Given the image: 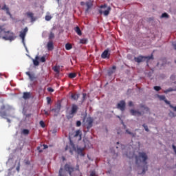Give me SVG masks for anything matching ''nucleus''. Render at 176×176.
I'll list each match as a JSON object with an SVG mask.
<instances>
[{
    "mask_svg": "<svg viewBox=\"0 0 176 176\" xmlns=\"http://www.w3.org/2000/svg\"><path fill=\"white\" fill-rule=\"evenodd\" d=\"M63 162L65 160V157H62Z\"/></svg>",
    "mask_w": 176,
    "mask_h": 176,
    "instance_id": "nucleus-57",
    "label": "nucleus"
},
{
    "mask_svg": "<svg viewBox=\"0 0 176 176\" xmlns=\"http://www.w3.org/2000/svg\"><path fill=\"white\" fill-rule=\"evenodd\" d=\"M169 116H170V118H174V117H175V114L174 113V112L170 111L169 113Z\"/></svg>",
    "mask_w": 176,
    "mask_h": 176,
    "instance_id": "nucleus-42",
    "label": "nucleus"
},
{
    "mask_svg": "<svg viewBox=\"0 0 176 176\" xmlns=\"http://www.w3.org/2000/svg\"><path fill=\"white\" fill-rule=\"evenodd\" d=\"M117 108L123 112L126 109V102L124 100L120 101L117 104Z\"/></svg>",
    "mask_w": 176,
    "mask_h": 176,
    "instance_id": "nucleus-8",
    "label": "nucleus"
},
{
    "mask_svg": "<svg viewBox=\"0 0 176 176\" xmlns=\"http://www.w3.org/2000/svg\"><path fill=\"white\" fill-rule=\"evenodd\" d=\"M43 149H47V148H49V146L46 144H43Z\"/></svg>",
    "mask_w": 176,
    "mask_h": 176,
    "instance_id": "nucleus-51",
    "label": "nucleus"
},
{
    "mask_svg": "<svg viewBox=\"0 0 176 176\" xmlns=\"http://www.w3.org/2000/svg\"><path fill=\"white\" fill-rule=\"evenodd\" d=\"M8 122H10V120H8Z\"/></svg>",
    "mask_w": 176,
    "mask_h": 176,
    "instance_id": "nucleus-61",
    "label": "nucleus"
},
{
    "mask_svg": "<svg viewBox=\"0 0 176 176\" xmlns=\"http://www.w3.org/2000/svg\"><path fill=\"white\" fill-rule=\"evenodd\" d=\"M162 18H166V19H168V14H167V13H166V12H164V13H163L162 14Z\"/></svg>",
    "mask_w": 176,
    "mask_h": 176,
    "instance_id": "nucleus-37",
    "label": "nucleus"
},
{
    "mask_svg": "<svg viewBox=\"0 0 176 176\" xmlns=\"http://www.w3.org/2000/svg\"><path fill=\"white\" fill-rule=\"evenodd\" d=\"M47 91L51 93H53V91H54V89H53V88H52V87H48Z\"/></svg>",
    "mask_w": 176,
    "mask_h": 176,
    "instance_id": "nucleus-47",
    "label": "nucleus"
},
{
    "mask_svg": "<svg viewBox=\"0 0 176 176\" xmlns=\"http://www.w3.org/2000/svg\"><path fill=\"white\" fill-rule=\"evenodd\" d=\"M130 113L132 115V116H141L142 115H144L145 112H141L138 110L131 109Z\"/></svg>",
    "mask_w": 176,
    "mask_h": 176,
    "instance_id": "nucleus-10",
    "label": "nucleus"
},
{
    "mask_svg": "<svg viewBox=\"0 0 176 176\" xmlns=\"http://www.w3.org/2000/svg\"><path fill=\"white\" fill-rule=\"evenodd\" d=\"M1 10H6L7 14L10 16V11L9 10V8L6 4H4V6L1 8Z\"/></svg>",
    "mask_w": 176,
    "mask_h": 176,
    "instance_id": "nucleus-18",
    "label": "nucleus"
},
{
    "mask_svg": "<svg viewBox=\"0 0 176 176\" xmlns=\"http://www.w3.org/2000/svg\"><path fill=\"white\" fill-rule=\"evenodd\" d=\"M125 155L126 157H129V159H133V157H134V153H126Z\"/></svg>",
    "mask_w": 176,
    "mask_h": 176,
    "instance_id": "nucleus-23",
    "label": "nucleus"
},
{
    "mask_svg": "<svg viewBox=\"0 0 176 176\" xmlns=\"http://www.w3.org/2000/svg\"><path fill=\"white\" fill-rule=\"evenodd\" d=\"M16 171H17L18 173L20 172V161H19V162H18V165H17V166H16Z\"/></svg>",
    "mask_w": 176,
    "mask_h": 176,
    "instance_id": "nucleus-38",
    "label": "nucleus"
},
{
    "mask_svg": "<svg viewBox=\"0 0 176 176\" xmlns=\"http://www.w3.org/2000/svg\"><path fill=\"white\" fill-rule=\"evenodd\" d=\"M89 176H97V174H96V171H91Z\"/></svg>",
    "mask_w": 176,
    "mask_h": 176,
    "instance_id": "nucleus-46",
    "label": "nucleus"
},
{
    "mask_svg": "<svg viewBox=\"0 0 176 176\" xmlns=\"http://www.w3.org/2000/svg\"><path fill=\"white\" fill-rule=\"evenodd\" d=\"M28 32V28H25L22 32H20L19 36L22 39V42L24 43V39H25V35Z\"/></svg>",
    "mask_w": 176,
    "mask_h": 176,
    "instance_id": "nucleus-9",
    "label": "nucleus"
},
{
    "mask_svg": "<svg viewBox=\"0 0 176 176\" xmlns=\"http://www.w3.org/2000/svg\"><path fill=\"white\" fill-rule=\"evenodd\" d=\"M45 20L47 21H50V20H52V17L50 16H49V15H46L45 16Z\"/></svg>",
    "mask_w": 176,
    "mask_h": 176,
    "instance_id": "nucleus-39",
    "label": "nucleus"
},
{
    "mask_svg": "<svg viewBox=\"0 0 176 176\" xmlns=\"http://www.w3.org/2000/svg\"><path fill=\"white\" fill-rule=\"evenodd\" d=\"M175 78V76H174V75H172L171 76H170V79H174Z\"/></svg>",
    "mask_w": 176,
    "mask_h": 176,
    "instance_id": "nucleus-55",
    "label": "nucleus"
},
{
    "mask_svg": "<svg viewBox=\"0 0 176 176\" xmlns=\"http://www.w3.org/2000/svg\"><path fill=\"white\" fill-rule=\"evenodd\" d=\"M83 151H85L84 148H78L77 153L80 155V156H85V154H83Z\"/></svg>",
    "mask_w": 176,
    "mask_h": 176,
    "instance_id": "nucleus-19",
    "label": "nucleus"
},
{
    "mask_svg": "<svg viewBox=\"0 0 176 176\" xmlns=\"http://www.w3.org/2000/svg\"><path fill=\"white\" fill-rule=\"evenodd\" d=\"M47 50L52 52L54 49V45L53 44L52 41H50L47 44Z\"/></svg>",
    "mask_w": 176,
    "mask_h": 176,
    "instance_id": "nucleus-13",
    "label": "nucleus"
},
{
    "mask_svg": "<svg viewBox=\"0 0 176 176\" xmlns=\"http://www.w3.org/2000/svg\"><path fill=\"white\" fill-rule=\"evenodd\" d=\"M26 15H27L28 17L31 19L32 22L35 21L36 19H35V17H34V13H32L31 12H28L26 13Z\"/></svg>",
    "mask_w": 176,
    "mask_h": 176,
    "instance_id": "nucleus-16",
    "label": "nucleus"
},
{
    "mask_svg": "<svg viewBox=\"0 0 176 176\" xmlns=\"http://www.w3.org/2000/svg\"><path fill=\"white\" fill-rule=\"evenodd\" d=\"M44 112H45V115H46L47 116H49V112L44 110Z\"/></svg>",
    "mask_w": 176,
    "mask_h": 176,
    "instance_id": "nucleus-53",
    "label": "nucleus"
},
{
    "mask_svg": "<svg viewBox=\"0 0 176 176\" xmlns=\"http://www.w3.org/2000/svg\"><path fill=\"white\" fill-rule=\"evenodd\" d=\"M40 61H41V63H45V61H46V58H45V56H42Z\"/></svg>",
    "mask_w": 176,
    "mask_h": 176,
    "instance_id": "nucleus-43",
    "label": "nucleus"
},
{
    "mask_svg": "<svg viewBox=\"0 0 176 176\" xmlns=\"http://www.w3.org/2000/svg\"><path fill=\"white\" fill-rule=\"evenodd\" d=\"M65 170L67 171L69 175H72V173L75 171V167L72 166L71 164H66L64 166Z\"/></svg>",
    "mask_w": 176,
    "mask_h": 176,
    "instance_id": "nucleus-7",
    "label": "nucleus"
},
{
    "mask_svg": "<svg viewBox=\"0 0 176 176\" xmlns=\"http://www.w3.org/2000/svg\"><path fill=\"white\" fill-rule=\"evenodd\" d=\"M140 108H143L146 112V113H149V108L148 107H146L145 105L144 104H141L140 105Z\"/></svg>",
    "mask_w": 176,
    "mask_h": 176,
    "instance_id": "nucleus-26",
    "label": "nucleus"
},
{
    "mask_svg": "<svg viewBox=\"0 0 176 176\" xmlns=\"http://www.w3.org/2000/svg\"><path fill=\"white\" fill-rule=\"evenodd\" d=\"M47 104H50V102H52V98H50V97H47Z\"/></svg>",
    "mask_w": 176,
    "mask_h": 176,
    "instance_id": "nucleus-45",
    "label": "nucleus"
},
{
    "mask_svg": "<svg viewBox=\"0 0 176 176\" xmlns=\"http://www.w3.org/2000/svg\"><path fill=\"white\" fill-rule=\"evenodd\" d=\"M173 46L175 50H176V42L173 43Z\"/></svg>",
    "mask_w": 176,
    "mask_h": 176,
    "instance_id": "nucleus-52",
    "label": "nucleus"
},
{
    "mask_svg": "<svg viewBox=\"0 0 176 176\" xmlns=\"http://www.w3.org/2000/svg\"><path fill=\"white\" fill-rule=\"evenodd\" d=\"M142 126H143L145 131H147V132L149 131V128H148V126L146 124H143Z\"/></svg>",
    "mask_w": 176,
    "mask_h": 176,
    "instance_id": "nucleus-34",
    "label": "nucleus"
},
{
    "mask_svg": "<svg viewBox=\"0 0 176 176\" xmlns=\"http://www.w3.org/2000/svg\"><path fill=\"white\" fill-rule=\"evenodd\" d=\"M82 126V122L80 121H77L76 122V127H80Z\"/></svg>",
    "mask_w": 176,
    "mask_h": 176,
    "instance_id": "nucleus-41",
    "label": "nucleus"
},
{
    "mask_svg": "<svg viewBox=\"0 0 176 176\" xmlns=\"http://www.w3.org/2000/svg\"><path fill=\"white\" fill-rule=\"evenodd\" d=\"M74 137H79L78 140L80 141V140H82V131L80 130L76 131Z\"/></svg>",
    "mask_w": 176,
    "mask_h": 176,
    "instance_id": "nucleus-17",
    "label": "nucleus"
},
{
    "mask_svg": "<svg viewBox=\"0 0 176 176\" xmlns=\"http://www.w3.org/2000/svg\"><path fill=\"white\" fill-rule=\"evenodd\" d=\"M52 69L54 72H56V74H60V66H54Z\"/></svg>",
    "mask_w": 176,
    "mask_h": 176,
    "instance_id": "nucleus-25",
    "label": "nucleus"
},
{
    "mask_svg": "<svg viewBox=\"0 0 176 176\" xmlns=\"http://www.w3.org/2000/svg\"><path fill=\"white\" fill-rule=\"evenodd\" d=\"M100 9L101 10H99V13L100 14H102L103 13L104 16H108V14H109V12H111V8H107V4L100 6Z\"/></svg>",
    "mask_w": 176,
    "mask_h": 176,
    "instance_id": "nucleus-5",
    "label": "nucleus"
},
{
    "mask_svg": "<svg viewBox=\"0 0 176 176\" xmlns=\"http://www.w3.org/2000/svg\"><path fill=\"white\" fill-rule=\"evenodd\" d=\"M37 151H38L39 153H42V152H43V150L41 149V146L37 147Z\"/></svg>",
    "mask_w": 176,
    "mask_h": 176,
    "instance_id": "nucleus-48",
    "label": "nucleus"
},
{
    "mask_svg": "<svg viewBox=\"0 0 176 176\" xmlns=\"http://www.w3.org/2000/svg\"><path fill=\"white\" fill-rule=\"evenodd\" d=\"M38 60H39V56H36V59L33 60V64L34 65L38 66L39 65V61H38Z\"/></svg>",
    "mask_w": 176,
    "mask_h": 176,
    "instance_id": "nucleus-22",
    "label": "nucleus"
},
{
    "mask_svg": "<svg viewBox=\"0 0 176 176\" xmlns=\"http://www.w3.org/2000/svg\"><path fill=\"white\" fill-rule=\"evenodd\" d=\"M67 148H68V146H66V148H65V151H67Z\"/></svg>",
    "mask_w": 176,
    "mask_h": 176,
    "instance_id": "nucleus-58",
    "label": "nucleus"
},
{
    "mask_svg": "<svg viewBox=\"0 0 176 176\" xmlns=\"http://www.w3.org/2000/svg\"><path fill=\"white\" fill-rule=\"evenodd\" d=\"M81 5H83V2H81Z\"/></svg>",
    "mask_w": 176,
    "mask_h": 176,
    "instance_id": "nucleus-59",
    "label": "nucleus"
},
{
    "mask_svg": "<svg viewBox=\"0 0 176 176\" xmlns=\"http://www.w3.org/2000/svg\"><path fill=\"white\" fill-rule=\"evenodd\" d=\"M111 54L109 53V50H105L101 54L102 58H109Z\"/></svg>",
    "mask_w": 176,
    "mask_h": 176,
    "instance_id": "nucleus-11",
    "label": "nucleus"
},
{
    "mask_svg": "<svg viewBox=\"0 0 176 176\" xmlns=\"http://www.w3.org/2000/svg\"><path fill=\"white\" fill-rule=\"evenodd\" d=\"M86 6H87V9H86V12H89V9H90L91 8V6H93V3L91 2H87L86 3Z\"/></svg>",
    "mask_w": 176,
    "mask_h": 176,
    "instance_id": "nucleus-24",
    "label": "nucleus"
},
{
    "mask_svg": "<svg viewBox=\"0 0 176 176\" xmlns=\"http://www.w3.org/2000/svg\"><path fill=\"white\" fill-rule=\"evenodd\" d=\"M74 31L75 32H76V34H78L80 36V35H82V30H80V28H79V26H77L74 28Z\"/></svg>",
    "mask_w": 176,
    "mask_h": 176,
    "instance_id": "nucleus-21",
    "label": "nucleus"
},
{
    "mask_svg": "<svg viewBox=\"0 0 176 176\" xmlns=\"http://www.w3.org/2000/svg\"><path fill=\"white\" fill-rule=\"evenodd\" d=\"M78 109L79 107L77 106V104H73L69 114L67 116V119H72V118H74V116L78 113Z\"/></svg>",
    "mask_w": 176,
    "mask_h": 176,
    "instance_id": "nucleus-3",
    "label": "nucleus"
},
{
    "mask_svg": "<svg viewBox=\"0 0 176 176\" xmlns=\"http://www.w3.org/2000/svg\"><path fill=\"white\" fill-rule=\"evenodd\" d=\"M79 94H72L71 96V98H72V100H74L75 101H78V98H79Z\"/></svg>",
    "mask_w": 176,
    "mask_h": 176,
    "instance_id": "nucleus-20",
    "label": "nucleus"
},
{
    "mask_svg": "<svg viewBox=\"0 0 176 176\" xmlns=\"http://www.w3.org/2000/svg\"><path fill=\"white\" fill-rule=\"evenodd\" d=\"M25 163V164H28V165L31 164V162L29 160L26 161Z\"/></svg>",
    "mask_w": 176,
    "mask_h": 176,
    "instance_id": "nucleus-54",
    "label": "nucleus"
},
{
    "mask_svg": "<svg viewBox=\"0 0 176 176\" xmlns=\"http://www.w3.org/2000/svg\"><path fill=\"white\" fill-rule=\"evenodd\" d=\"M30 98H31V92H23V99L28 100Z\"/></svg>",
    "mask_w": 176,
    "mask_h": 176,
    "instance_id": "nucleus-14",
    "label": "nucleus"
},
{
    "mask_svg": "<svg viewBox=\"0 0 176 176\" xmlns=\"http://www.w3.org/2000/svg\"><path fill=\"white\" fill-rule=\"evenodd\" d=\"M93 123H94V119L91 117H87L85 121V126L88 131L93 127Z\"/></svg>",
    "mask_w": 176,
    "mask_h": 176,
    "instance_id": "nucleus-6",
    "label": "nucleus"
},
{
    "mask_svg": "<svg viewBox=\"0 0 176 176\" xmlns=\"http://www.w3.org/2000/svg\"><path fill=\"white\" fill-rule=\"evenodd\" d=\"M148 160V155L145 152H139L138 155H135V163L136 164H140V163H144V164H148L146 162Z\"/></svg>",
    "mask_w": 176,
    "mask_h": 176,
    "instance_id": "nucleus-1",
    "label": "nucleus"
},
{
    "mask_svg": "<svg viewBox=\"0 0 176 176\" xmlns=\"http://www.w3.org/2000/svg\"><path fill=\"white\" fill-rule=\"evenodd\" d=\"M86 97H87V94H82V102H84V101L86 100Z\"/></svg>",
    "mask_w": 176,
    "mask_h": 176,
    "instance_id": "nucleus-31",
    "label": "nucleus"
},
{
    "mask_svg": "<svg viewBox=\"0 0 176 176\" xmlns=\"http://www.w3.org/2000/svg\"><path fill=\"white\" fill-rule=\"evenodd\" d=\"M158 98L161 101H164L168 105H170V101L167 100L166 96L164 95L158 96Z\"/></svg>",
    "mask_w": 176,
    "mask_h": 176,
    "instance_id": "nucleus-15",
    "label": "nucleus"
},
{
    "mask_svg": "<svg viewBox=\"0 0 176 176\" xmlns=\"http://www.w3.org/2000/svg\"><path fill=\"white\" fill-rule=\"evenodd\" d=\"M147 60V63L149 60H153V55L148 56H139L138 57L134 58V60L135 63H142V61H144Z\"/></svg>",
    "mask_w": 176,
    "mask_h": 176,
    "instance_id": "nucleus-4",
    "label": "nucleus"
},
{
    "mask_svg": "<svg viewBox=\"0 0 176 176\" xmlns=\"http://www.w3.org/2000/svg\"><path fill=\"white\" fill-rule=\"evenodd\" d=\"M126 133H127V134H129L130 135H132L133 137H135V134H134V133H132V132H130V131H129V129H126Z\"/></svg>",
    "mask_w": 176,
    "mask_h": 176,
    "instance_id": "nucleus-32",
    "label": "nucleus"
},
{
    "mask_svg": "<svg viewBox=\"0 0 176 176\" xmlns=\"http://www.w3.org/2000/svg\"><path fill=\"white\" fill-rule=\"evenodd\" d=\"M22 134H23V135H28V134H30V130L23 129Z\"/></svg>",
    "mask_w": 176,
    "mask_h": 176,
    "instance_id": "nucleus-29",
    "label": "nucleus"
},
{
    "mask_svg": "<svg viewBox=\"0 0 176 176\" xmlns=\"http://www.w3.org/2000/svg\"><path fill=\"white\" fill-rule=\"evenodd\" d=\"M54 38V33L51 32L50 35H49V39H53Z\"/></svg>",
    "mask_w": 176,
    "mask_h": 176,
    "instance_id": "nucleus-33",
    "label": "nucleus"
},
{
    "mask_svg": "<svg viewBox=\"0 0 176 176\" xmlns=\"http://www.w3.org/2000/svg\"><path fill=\"white\" fill-rule=\"evenodd\" d=\"M133 105H134V104H133V102H129V107H133Z\"/></svg>",
    "mask_w": 176,
    "mask_h": 176,
    "instance_id": "nucleus-50",
    "label": "nucleus"
},
{
    "mask_svg": "<svg viewBox=\"0 0 176 176\" xmlns=\"http://www.w3.org/2000/svg\"><path fill=\"white\" fill-rule=\"evenodd\" d=\"M146 171H148V166H147L143 168L142 174H145Z\"/></svg>",
    "mask_w": 176,
    "mask_h": 176,
    "instance_id": "nucleus-40",
    "label": "nucleus"
},
{
    "mask_svg": "<svg viewBox=\"0 0 176 176\" xmlns=\"http://www.w3.org/2000/svg\"><path fill=\"white\" fill-rule=\"evenodd\" d=\"M65 49H66V50H71V49H72V45L70 43H66Z\"/></svg>",
    "mask_w": 176,
    "mask_h": 176,
    "instance_id": "nucleus-27",
    "label": "nucleus"
},
{
    "mask_svg": "<svg viewBox=\"0 0 176 176\" xmlns=\"http://www.w3.org/2000/svg\"><path fill=\"white\" fill-rule=\"evenodd\" d=\"M118 118H119V119H120V116H118Z\"/></svg>",
    "mask_w": 176,
    "mask_h": 176,
    "instance_id": "nucleus-60",
    "label": "nucleus"
},
{
    "mask_svg": "<svg viewBox=\"0 0 176 176\" xmlns=\"http://www.w3.org/2000/svg\"><path fill=\"white\" fill-rule=\"evenodd\" d=\"M169 107L170 108H172L175 111V112H176V106L174 107L173 106V104H171V103H170Z\"/></svg>",
    "mask_w": 176,
    "mask_h": 176,
    "instance_id": "nucleus-44",
    "label": "nucleus"
},
{
    "mask_svg": "<svg viewBox=\"0 0 176 176\" xmlns=\"http://www.w3.org/2000/svg\"><path fill=\"white\" fill-rule=\"evenodd\" d=\"M69 78L74 79V78H76V74L75 73H70L69 74Z\"/></svg>",
    "mask_w": 176,
    "mask_h": 176,
    "instance_id": "nucleus-30",
    "label": "nucleus"
},
{
    "mask_svg": "<svg viewBox=\"0 0 176 176\" xmlns=\"http://www.w3.org/2000/svg\"><path fill=\"white\" fill-rule=\"evenodd\" d=\"M4 33V36H2V39H4L5 41H14L16 39V36L14 35V33L10 32L9 31H5V30H3L2 26H0V34Z\"/></svg>",
    "mask_w": 176,
    "mask_h": 176,
    "instance_id": "nucleus-2",
    "label": "nucleus"
},
{
    "mask_svg": "<svg viewBox=\"0 0 176 176\" xmlns=\"http://www.w3.org/2000/svg\"><path fill=\"white\" fill-rule=\"evenodd\" d=\"M87 42H88L87 38H82L80 40V43H82V45H86Z\"/></svg>",
    "mask_w": 176,
    "mask_h": 176,
    "instance_id": "nucleus-28",
    "label": "nucleus"
},
{
    "mask_svg": "<svg viewBox=\"0 0 176 176\" xmlns=\"http://www.w3.org/2000/svg\"><path fill=\"white\" fill-rule=\"evenodd\" d=\"M39 124H40V126H41V127L43 128V129H45V122H43V121H40V122H39Z\"/></svg>",
    "mask_w": 176,
    "mask_h": 176,
    "instance_id": "nucleus-36",
    "label": "nucleus"
},
{
    "mask_svg": "<svg viewBox=\"0 0 176 176\" xmlns=\"http://www.w3.org/2000/svg\"><path fill=\"white\" fill-rule=\"evenodd\" d=\"M112 69H116V66H113Z\"/></svg>",
    "mask_w": 176,
    "mask_h": 176,
    "instance_id": "nucleus-56",
    "label": "nucleus"
},
{
    "mask_svg": "<svg viewBox=\"0 0 176 176\" xmlns=\"http://www.w3.org/2000/svg\"><path fill=\"white\" fill-rule=\"evenodd\" d=\"M56 109H58V111H60V109H61V104H58L56 106Z\"/></svg>",
    "mask_w": 176,
    "mask_h": 176,
    "instance_id": "nucleus-49",
    "label": "nucleus"
},
{
    "mask_svg": "<svg viewBox=\"0 0 176 176\" xmlns=\"http://www.w3.org/2000/svg\"><path fill=\"white\" fill-rule=\"evenodd\" d=\"M154 90H155L156 91H160V90H162V87H160L159 86H155Z\"/></svg>",
    "mask_w": 176,
    "mask_h": 176,
    "instance_id": "nucleus-35",
    "label": "nucleus"
},
{
    "mask_svg": "<svg viewBox=\"0 0 176 176\" xmlns=\"http://www.w3.org/2000/svg\"><path fill=\"white\" fill-rule=\"evenodd\" d=\"M25 74L29 77V79L30 80H31V82H34V80L36 79V76H35V74H31V72H26Z\"/></svg>",
    "mask_w": 176,
    "mask_h": 176,
    "instance_id": "nucleus-12",
    "label": "nucleus"
}]
</instances>
